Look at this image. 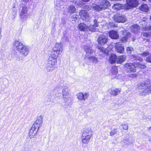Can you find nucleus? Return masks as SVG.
Listing matches in <instances>:
<instances>
[{
    "label": "nucleus",
    "instance_id": "45",
    "mask_svg": "<svg viewBox=\"0 0 151 151\" xmlns=\"http://www.w3.org/2000/svg\"><path fill=\"white\" fill-rule=\"evenodd\" d=\"M133 56L135 59H137L139 60H141L142 59L141 58L139 57H138L137 56L133 55Z\"/></svg>",
    "mask_w": 151,
    "mask_h": 151
},
{
    "label": "nucleus",
    "instance_id": "2",
    "mask_svg": "<svg viewBox=\"0 0 151 151\" xmlns=\"http://www.w3.org/2000/svg\"><path fill=\"white\" fill-rule=\"evenodd\" d=\"M57 59L50 56L47 62L45 64V68L47 72H51L56 68L57 65Z\"/></svg>",
    "mask_w": 151,
    "mask_h": 151
},
{
    "label": "nucleus",
    "instance_id": "3",
    "mask_svg": "<svg viewBox=\"0 0 151 151\" xmlns=\"http://www.w3.org/2000/svg\"><path fill=\"white\" fill-rule=\"evenodd\" d=\"M92 135V131L91 128L85 129L82 133L81 137L82 142L84 144H88L90 141Z\"/></svg>",
    "mask_w": 151,
    "mask_h": 151
},
{
    "label": "nucleus",
    "instance_id": "50",
    "mask_svg": "<svg viewBox=\"0 0 151 151\" xmlns=\"http://www.w3.org/2000/svg\"><path fill=\"white\" fill-rule=\"evenodd\" d=\"M147 130L148 131L151 132V126L147 128Z\"/></svg>",
    "mask_w": 151,
    "mask_h": 151
},
{
    "label": "nucleus",
    "instance_id": "44",
    "mask_svg": "<svg viewBox=\"0 0 151 151\" xmlns=\"http://www.w3.org/2000/svg\"><path fill=\"white\" fill-rule=\"evenodd\" d=\"M93 22L94 24L93 25L95 27H97L98 26V23H97V21L96 20V19H94L93 21Z\"/></svg>",
    "mask_w": 151,
    "mask_h": 151
},
{
    "label": "nucleus",
    "instance_id": "18",
    "mask_svg": "<svg viewBox=\"0 0 151 151\" xmlns=\"http://www.w3.org/2000/svg\"><path fill=\"white\" fill-rule=\"evenodd\" d=\"M84 50L86 52V58L91 56L93 53V50L92 49L91 47L89 46H86L84 47Z\"/></svg>",
    "mask_w": 151,
    "mask_h": 151
},
{
    "label": "nucleus",
    "instance_id": "55",
    "mask_svg": "<svg viewBox=\"0 0 151 151\" xmlns=\"http://www.w3.org/2000/svg\"><path fill=\"white\" fill-rule=\"evenodd\" d=\"M143 23H145V22L144 21H143L142 22H141L140 24H141L142 23L143 24Z\"/></svg>",
    "mask_w": 151,
    "mask_h": 151
},
{
    "label": "nucleus",
    "instance_id": "4",
    "mask_svg": "<svg viewBox=\"0 0 151 151\" xmlns=\"http://www.w3.org/2000/svg\"><path fill=\"white\" fill-rule=\"evenodd\" d=\"M63 46L61 43H57L53 48L50 56L57 59L63 51Z\"/></svg>",
    "mask_w": 151,
    "mask_h": 151
},
{
    "label": "nucleus",
    "instance_id": "30",
    "mask_svg": "<svg viewBox=\"0 0 151 151\" xmlns=\"http://www.w3.org/2000/svg\"><path fill=\"white\" fill-rule=\"evenodd\" d=\"M85 58L88 59L90 62H92L95 64L96 63L98 62L97 59L94 57L89 56Z\"/></svg>",
    "mask_w": 151,
    "mask_h": 151
},
{
    "label": "nucleus",
    "instance_id": "60",
    "mask_svg": "<svg viewBox=\"0 0 151 151\" xmlns=\"http://www.w3.org/2000/svg\"><path fill=\"white\" fill-rule=\"evenodd\" d=\"M150 1H151V0H149Z\"/></svg>",
    "mask_w": 151,
    "mask_h": 151
},
{
    "label": "nucleus",
    "instance_id": "6",
    "mask_svg": "<svg viewBox=\"0 0 151 151\" xmlns=\"http://www.w3.org/2000/svg\"><path fill=\"white\" fill-rule=\"evenodd\" d=\"M138 88L140 92L150 93L151 91V84H147L146 83H142L139 86Z\"/></svg>",
    "mask_w": 151,
    "mask_h": 151
},
{
    "label": "nucleus",
    "instance_id": "47",
    "mask_svg": "<svg viewBox=\"0 0 151 151\" xmlns=\"http://www.w3.org/2000/svg\"><path fill=\"white\" fill-rule=\"evenodd\" d=\"M78 17V16L76 14H73L71 16V17L74 19H77Z\"/></svg>",
    "mask_w": 151,
    "mask_h": 151
},
{
    "label": "nucleus",
    "instance_id": "14",
    "mask_svg": "<svg viewBox=\"0 0 151 151\" xmlns=\"http://www.w3.org/2000/svg\"><path fill=\"white\" fill-rule=\"evenodd\" d=\"M89 96V93L87 92H80L76 94L78 99L81 101H85L88 98Z\"/></svg>",
    "mask_w": 151,
    "mask_h": 151
},
{
    "label": "nucleus",
    "instance_id": "5",
    "mask_svg": "<svg viewBox=\"0 0 151 151\" xmlns=\"http://www.w3.org/2000/svg\"><path fill=\"white\" fill-rule=\"evenodd\" d=\"M111 4L107 0H101L99 5H94L92 6L93 8L96 11H100L107 9L110 6Z\"/></svg>",
    "mask_w": 151,
    "mask_h": 151
},
{
    "label": "nucleus",
    "instance_id": "16",
    "mask_svg": "<svg viewBox=\"0 0 151 151\" xmlns=\"http://www.w3.org/2000/svg\"><path fill=\"white\" fill-rule=\"evenodd\" d=\"M114 47L116 51L120 53H123L124 52V49L122 45L119 43H117L114 46Z\"/></svg>",
    "mask_w": 151,
    "mask_h": 151
},
{
    "label": "nucleus",
    "instance_id": "57",
    "mask_svg": "<svg viewBox=\"0 0 151 151\" xmlns=\"http://www.w3.org/2000/svg\"><path fill=\"white\" fill-rule=\"evenodd\" d=\"M52 24H53V23H52ZM53 24H54V26H55V23H53Z\"/></svg>",
    "mask_w": 151,
    "mask_h": 151
},
{
    "label": "nucleus",
    "instance_id": "32",
    "mask_svg": "<svg viewBox=\"0 0 151 151\" xmlns=\"http://www.w3.org/2000/svg\"><path fill=\"white\" fill-rule=\"evenodd\" d=\"M135 65L136 66L140 68L144 69L146 67V66L144 64H142L140 63H137L135 64Z\"/></svg>",
    "mask_w": 151,
    "mask_h": 151
},
{
    "label": "nucleus",
    "instance_id": "8",
    "mask_svg": "<svg viewBox=\"0 0 151 151\" xmlns=\"http://www.w3.org/2000/svg\"><path fill=\"white\" fill-rule=\"evenodd\" d=\"M62 88H63L62 95L63 99L64 102H67L69 101L70 99L69 96L70 95V91L67 86H64Z\"/></svg>",
    "mask_w": 151,
    "mask_h": 151
},
{
    "label": "nucleus",
    "instance_id": "39",
    "mask_svg": "<svg viewBox=\"0 0 151 151\" xmlns=\"http://www.w3.org/2000/svg\"><path fill=\"white\" fill-rule=\"evenodd\" d=\"M142 35L145 37H149L150 36V33L149 32H144L142 33Z\"/></svg>",
    "mask_w": 151,
    "mask_h": 151
},
{
    "label": "nucleus",
    "instance_id": "15",
    "mask_svg": "<svg viewBox=\"0 0 151 151\" xmlns=\"http://www.w3.org/2000/svg\"><path fill=\"white\" fill-rule=\"evenodd\" d=\"M125 68H127L128 72H135L136 71V65L133 63H130L126 64L125 65Z\"/></svg>",
    "mask_w": 151,
    "mask_h": 151
},
{
    "label": "nucleus",
    "instance_id": "20",
    "mask_svg": "<svg viewBox=\"0 0 151 151\" xmlns=\"http://www.w3.org/2000/svg\"><path fill=\"white\" fill-rule=\"evenodd\" d=\"M109 37L113 39H117L119 38V36L117 32L114 30H111L109 32Z\"/></svg>",
    "mask_w": 151,
    "mask_h": 151
},
{
    "label": "nucleus",
    "instance_id": "9",
    "mask_svg": "<svg viewBox=\"0 0 151 151\" xmlns=\"http://www.w3.org/2000/svg\"><path fill=\"white\" fill-rule=\"evenodd\" d=\"M138 5L137 0H127L126 4L125 5L124 8L126 9H129L136 7Z\"/></svg>",
    "mask_w": 151,
    "mask_h": 151
},
{
    "label": "nucleus",
    "instance_id": "51",
    "mask_svg": "<svg viewBox=\"0 0 151 151\" xmlns=\"http://www.w3.org/2000/svg\"><path fill=\"white\" fill-rule=\"evenodd\" d=\"M82 1L83 2H88L90 0H82Z\"/></svg>",
    "mask_w": 151,
    "mask_h": 151
},
{
    "label": "nucleus",
    "instance_id": "29",
    "mask_svg": "<svg viewBox=\"0 0 151 151\" xmlns=\"http://www.w3.org/2000/svg\"><path fill=\"white\" fill-rule=\"evenodd\" d=\"M123 5L122 4L117 3L114 4L112 7L113 9H115L116 10H119L121 9H123Z\"/></svg>",
    "mask_w": 151,
    "mask_h": 151
},
{
    "label": "nucleus",
    "instance_id": "7",
    "mask_svg": "<svg viewBox=\"0 0 151 151\" xmlns=\"http://www.w3.org/2000/svg\"><path fill=\"white\" fill-rule=\"evenodd\" d=\"M29 9L26 6H24L22 7V11L19 14L20 19L22 21H24L28 18L29 13L28 10Z\"/></svg>",
    "mask_w": 151,
    "mask_h": 151
},
{
    "label": "nucleus",
    "instance_id": "54",
    "mask_svg": "<svg viewBox=\"0 0 151 151\" xmlns=\"http://www.w3.org/2000/svg\"><path fill=\"white\" fill-rule=\"evenodd\" d=\"M148 28L149 30H151V25L149 26L148 27Z\"/></svg>",
    "mask_w": 151,
    "mask_h": 151
},
{
    "label": "nucleus",
    "instance_id": "56",
    "mask_svg": "<svg viewBox=\"0 0 151 151\" xmlns=\"http://www.w3.org/2000/svg\"><path fill=\"white\" fill-rule=\"evenodd\" d=\"M135 40V39L134 38H132V40L133 41H134Z\"/></svg>",
    "mask_w": 151,
    "mask_h": 151
},
{
    "label": "nucleus",
    "instance_id": "61",
    "mask_svg": "<svg viewBox=\"0 0 151 151\" xmlns=\"http://www.w3.org/2000/svg\"><path fill=\"white\" fill-rule=\"evenodd\" d=\"M53 29L54 30L55 29H54V28H53Z\"/></svg>",
    "mask_w": 151,
    "mask_h": 151
},
{
    "label": "nucleus",
    "instance_id": "11",
    "mask_svg": "<svg viewBox=\"0 0 151 151\" xmlns=\"http://www.w3.org/2000/svg\"><path fill=\"white\" fill-rule=\"evenodd\" d=\"M43 116L42 115L38 116L32 126L39 129L40 127L42 126L43 122Z\"/></svg>",
    "mask_w": 151,
    "mask_h": 151
},
{
    "label": "nucleus",
    "instance_id": "13",
    "mask_svg": "<svg viewBox=\"0 0 151 151\" xmlns=\"http://www.w3.org/2000/svg\"><path fill=\"white\" fill-rule=\"evenodd\" d=\"M97 41L99 44L104 45L108 41V37L103 34L99 36Z\"/></svg>",
    "mask_w": 151,
    "mask_h": 151
},
{
    "label": "nucleus",
    "instance_id": "17",
    "mask_svg": "<svg viewBox=\"0 0 151 151\" xmlns=\"http://www.w3.org/2000/svg\"><path fill=\"white\" fill-rule=\"evenodd\" d=\"M39 129L32 126L29 133V136L30 138H33L36 135Z\"/></svg>",
    "mask_w": 151,
    "mask_h": 151
},
{
    "label": "nucleus",
    "instance_id": "34",
    "mask_svg": "<svg viewBox=\"0 0 151 151\" xmlns=\"http://www.w3.org/2000/svg\"><path fill=\"white\" fill-rule=\"evenodd\" d=\"M95 27L93 25H91L88 27V29L91 32H95L96 31Z\"/></svg>",
    "mask_w": 151,
    "mask_h": 151
},
{
    "label": "nucleus",
    "instance_id": "35",
    "mask_svg": "<svg viewBox=\"0 0 151 151\" xmlns=\"http://www.w3.org/2000/svg\"><path fill=\"white\" fill-rule=\"evenodd\" d=\"M126 50L128 53L131 54L132 53V52L134 50V49L132 47H129L127 48Z\"/></svg>",
    "mask_w": 151,
    "mask_h": 151
},
{
    "label": "nucleus",
    "instance_id": "59",
    "mask_svg": "<svg viewBox=\"0 0 151 151\" xmlns=\"http://www.w3.org/2000/svg\"><path fill=\"white\" fill-rule=\"evenodd\" d=\"M142 1H145L146 0H142Z\"/></svg>",
    "mask_w": 151,
    "mask_h": 151
},
{
    "label": "nucleus",
    "instance_id": "12",
    "mask_svg": "<svg viewBox=\"0 0 151 151\" xmlns=\"http://www.w3.org/2000/svg\"><path fill=\"white\" fill-rule=\"evenodd\" d=\"M114 20L116 22L122 23L125 22L126 19L124 15L120 14H116L114 16Z\"/></svg>",
    "mask_w": 151,
    "mask_h": 151
},
{
    "label": "nucleus",
    "instance_id": "1",
    "mask_svg": "<svg viewBox=\"0 0 151 151\" xmlns=\"http://www.w3.org/2000/svg\"><path fill=\"white\" fill-rule=\"evenodd\" d=\"M14 46L19 53L22 55V57L27 56L29 52V48L25 46L20 42L15 41Z\"/></svg>",
    "mask_w": 151,
    "mask_h": 151
},
{
    "label": "nucleus",
    "instance_id": "24",
    "mask_svg": "<svg viewBox=\"0 0 151 151\" xmlns=\"http://www.w3.org/2000/svg\"><path fill=\"white\" fill-rule=\"evenodd\" d=\"M126 59V56L125 55L119 56L117 58L116 62L118 63H122L125 61Z\"/></svg>",
    "mask_w": 151,
    "mask_h": 151
},
{
    "label": "nucleus",
    "instance_id": "10",
    "mask_svg": "<svg viewBox=\"0 0 151 151\" xmlns=\"http://www.w3.org/2000/svg\"><path fill=\"white\" fill-rule=\"evenodd\" d=\"M79 15L81 19L87 22H89L90 20L89 14L86 11L82 10L79 12Z\"/></svg>",
    "mask_w": 151,
    "mask_h": 151
},
{
    "label": "nucleus",
    "instance_id": "48",
    "mask_svg": "<svg viewBox=\"0 0 151 151\" xmlns=\"http://www.w3.org/2000/svg\"><path fill=\"white\" fill-rule=\"evenodd\" d=\"M61 88V87L60 86H57L55 87V89H56L57 91H58L59 90H60V89Z\"/></svg>",
    "mask_w": 151,
    "mask_h": 151
},
{
    "label": "nucleus",
    "instance_id": "28",
    "mask_svg": "<svg viewBox=\"0 0 151 151\" xmlns=\"http://www.w3.org/2000/svg\"><path fill=\"white\" fill-rule=\"evenodd\" d=\"M76 10L75 6L73 5H70L67 9L68 12L71 14L75 13Z\"/></svg>",
    "mask_w": 151,
    "mask_h": 151
},
{
    "label": "nucleus",
    "instance_id": "52",
    "mask_svg": "<svg viewBox=\"0 0 151 151\" xmlns=\"http://www.w3.org/2000/svg\"><path fill=\"white\" fill-rule=\"evenodd\" d=\"M1 28L0 27V39H1Z\"/></svg>",
    "mask_w": 151,
    "mask_h": 151
},
{
    "label": "nucleus",
    "instance_id": "22",
    "mask_svg": "<svg viewBox=\"0 0 151 151\" xmlns=\"http://www.w3.org/2000/svg\"><path fill=\"white\" fill-rule=\"evenodd\" d=\"M131 30L133 32L137 33L139 31V26L136 24H134L131 27Z\"/></svg>",
    "mask_w": 151,
    "mask_h": 151
},
{
    "label": "nucleus",
    "instance_id": "42",
    "mask_svg": "<svg viewBox=\"0 0 151 151\" xmlns=\"http://www.w3.org/2000/svg\"><path fill=\"white\" fill-rule=\"evenodd\" d=\"M146 61L151 63V54L149 56L146 58Z\"/></svg>",
    "mask_w": 151,
    "mask_h": 151
},
{
    "label": "nucleus",
    "instance_id": "41",
    "mask_svg": "<svg viewBox=\"0 0 151 151\" xmlns=\"http://www.w3.org/2000/svg\"><path fill=\"white\" fill-rule=\"evenodd\" d=\"M31 0H22L21 2L22 4H24L29 1H31Z\"/></svg>",
    "mask_w": 151,
    "mask_h": 151
},
{
    "label": "nucleus",
    "instance_id": "26",
    "mask_svg": "<svg viewBox=\"0 0 151 151\" xmlns=\"http://www.w3.org/2000/svg\"><path fill=\"white\" fill-rule=\"evenodd\" d=\"M117 58V56L115 54L111 55L109 58L110 63L112 64L116 62Z\"/></svg>",
    "mask_w": 151,
    "mask_h": 151
},
{
    "label": "nucleus",
    "instance_id": "49",
    "mask_svg": "<svg viewBox=\"0 0 151 151\" xmlns=\"http://www.w3.org/2000/svg\"><path fill=\"white\" fill-rule=\"evenodd\" d=\"M85 8L88 11H89L91 9V8L89 7L88 5H86L85 6Z\"/></svg>",
    "mask_w": 151,
    "mask_h": 151
},
{
    "label": "nucleus",
    "instance_id": "19",
    "mask_svg": "<svg viewBox=\"0 0 151 151\" xmlns=\"http://www.w3.org/2000/svg\"><path fill=\"white\" fill-rule=\"evenodd\" d=\"M121 89L120 88H115L110 89L109 91V93L113 96H116L119 94L121 92Z\"/></svg>",
    "mask_w": 151,
    "mask_h": 151
},
{
    "label": "nucleus",
    "instance_id": "58",
    "mask_svg": "<svg viewBox=\"0 0 151 151\" xmlns=\"http://www.w3.org/2000/svg\"><path fill=\"white\" fill-rule=\"evenodd\" d=\"M149 140H150V141H151V138H149Z\"/></svg>",
    "mask_w": 151,
    "mask_h": 151
},
{
    "label": "nucleus",
    "instance_id": "27",
    "mask_svg": "<svg viewBox=\"0 0 151 151\" xmlns=\"http://www.w3.org/2000/svg\"><path fill=\"white\" fill-rule=\"evenodd\" d=\"M139 9L143 12H147L149 10V8L147 4H142L139 7Z\"/></svg>",
    "mask_w": 151,
    "mask_h": 151
},
{
    "label": "nucleus",
    "instance_id": "38",
    "mask_svg": "<svg viewBox=\"0 0 151 151\" xmlns=\"http://www.w3.org/2000/svg\"><path fill=\"white\" fill-rule=\"evenodd\" d=\"M121 126L122 127L123 129L125 130H127L128 129V127L127 124H122Z\"/></svg>",
    "mask_w": 151,
    "mask_h": 151
},
{
    "label": "nucleus",
    "instance_id": "40",
    "mask_svg": "<svg viewBox=\"0 0 151 151\" xmlns=\"http://www.w3.org/2000/svg\"><path fill=\"white\" fill-rule=\"evenodd\" d=\"M137 76V75L136 73H133L130 74L129 75V76L130 77H131L132 78H134L136 77Z\"/></svg>",
    "mask_w": 151,
    "mask_h": 151
},
{
    "label": "nucleus",
    "instance_id": "31",
    "mask_svg": "<svg viewBox=\"0 0 151 151\" xmlns=\"http://www.w3.org/2000/svg\"><path fill=\"white\" fill-rule=\"evenodd\" d=\"M122 143H123V145L124 146L131 145L132 143L129 139H124L122 142Z\"/></svg>",
    "mask_w": 151,
    "mask_h": 151
},
{
    "label": "nucleus",
    "instance_id": "36",
    "mask_svg": "<svg viewBox=\"0 0 151 151\" xmlns=\"http://www.w3.org/2000/svg\"><path fill=\"white\" fill-rule=\"evenodd\" d=\"M98 47L99 49L102 52L104 53H107V52H106V49L104 48L103 47L99 46Z\"/></svg>",
    "mask_w": 151,
    "mask_h": 151
},
{
    "label": "nucleus",
    "instance_id": "53",
    "mask_svg": "<svg viewBox=\"0 0 151 151\" xmlns=\"http://www.w3.org/2000/svg\"><path fill=\"white\" fill-rule=\"evenodd\" d=\"M117 73V71L116 70L113 73V74H116Z\"/></svg>",
    "mask_w": 151,
    "mask_h": 151
},
{
    "label": "nucleus",
    "instance_id": "25",
    "mask_svg": "<svg viewBox=\"0 0 151 151\" xmlns=\"http://www.w3.org/2000/svg\"><path fill=\"white\" fill-rule=\"evenodd\" d=\"M64 3L62 0H56L55 2V7L57 9H59L61 6L64 5Z\"/></svg>",
    "mask_w": 151,
    "mask_h": 151
},
{
    "label": "nucleus",
    "instance_id": "21",
    "mask_svg": "<svg viewBox=\"0 0 151 151\" xmlns=\"http://www.w3.org/2000/svg\"><path fill=\"white\" fill-rule=\"evenodd\" d=\"M123 35L124 37L121 40V41L123 43L124 42L127 41L128 38L130 36L131 34L127 31H123Z\"/></svg>",
    "mask_w": 151,
    "mask_h": 151
},
{
    "label": "nucleus",
    "instance_id": "33",
    "mask_svg": "<svg viewBox=\"0 0 151 151\" xmlns=\"http://www.w3.org/2000/svg\"><path fill=\"white\" fill-rule=\"evenodd\" d=\"M117 132V129L115 128L111 131L110 132V135L111 136H113L116 134Z\"/></svg>",
    "mask_w": 151,
    "mask_h": 151
},
{
    "label": "nucleus",
    "instance_id": "46",
    "mask_svg": "<svg viewBox=\"0 0 151 151\" xmlns=\"http://www.w3.org/2000/svg\"><path fill=\"white\" fill-rule=\"evenodd\" d=\"M16 57L17 58V59H18L19 60H21L22 58V56H20V55L19 56V55H17Z\"/></svg>",
    "mask_w": 151,
    "mask_h": 151
},
{
    "label": "nucleus",
    "instance_id": "23",
    "mask_svg": "<svg viewBox=\"0 0 151 151\" xmlns=\"http://www.w3.org/2000/svg\"><path fill=\"white\" fill-rule=\"evenodd\" d=\"M78 28L81 31H86L88 29V27L83 23H81L78 26Z\"/></svg>",
    "mask_w": 151,
    "mask_h": 151
},
{
    "label": "nucleus",
    "instance_id": "43",
    "mask_svg": "<svg viewBox=\"0 0 151 151\" xmlns=\"http://www.w3.org/2000/svg\"><path fill=\"white\" fill-rule=\"evenodd\" d=\"M62 39L65 42L67 41L68 40V38L67 37V36H64L62 37Z\"/></svg>",
    "mask_w": 151,
    "mask_h": 151
},
{
    "label": "nucleus",
    "instance_id": "37",
    "mask_svg": "<svg viewBox=\"0 0 151 151\" xmlns=\"http://www.w3.org/2000/svg\"><path fill=\"white\" fill-rule=\"evenodd\" d=\"M149 54L150 52L148 51H147L143 52L141 55L145 57L149 55Z\"/></svg>",
    "mask_w": 151,
    "mask_h": 151
}]
</instances>
